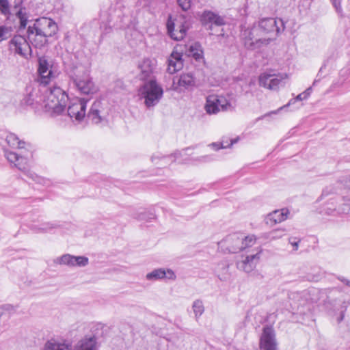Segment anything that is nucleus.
Listing matches in <instances>:
<instances>
[{
  "instance_id": "1",
  "label": "nucleus",
  "mask_w": 350,
  "mask_h": 350,
  "mask_svg": "<svg viewBox=\"0 0 350 350\" xmlns=\"http://www.w3.org/2000/svg\"><path fill=\"white\" fill-rule=\"evenodd\" d=\"M242 23L241 36L244 40L245 48L257 53L262 52L273 40L271 38H263L266 33L275 32L277 36L284 31L285 23Z\"/></svg>"
},
{
  "instance_id": "2",
  "label": "nucleus",
  "mask_w": 350,
  "mask_h": 350,
  "mask_svg": "<svg viewBox=\"0 0 350 350\" xmlns=\"http://www.w3.org/2000/svg\"><path fill=\"white\" fill-rule=\"evenodd\" d=\"M66 73L70 79V83L81 94L93 95L98 92V87L83 65L72 64L67 67Z\"/></svg>"
},
{
  "instance_id": "3",
  "label": "nucleus",
  "mask_w": 350,
  "mask_h": 350,
  "mask_svg": "<svg viewBox=\"0 0 350 350\" xmlns=\"http://www.w3.org/2000/svg\"><path fill=\"white\" fill-rule=\"evenodd\" d=\"M44 93L40 108L52 116H57L64 111L68 100V96L61 88L53 85L42 90Z\"/></svg>"
},
{
  "instance_id": "4",
  "label": "nucleus",
  "mask_w": 350,
  "mask_h": 350,
  "mask_svg": "<svg viewBox=\"0 0 350 350\" xmlns=\"http://www.w3.org/2000/svg\"><path fill=\"white\" fill-rule=\"evenodd\" d=\"M138 96L144 100V105L148 109L155 107L163 96V90L155 79H150L139 88Z\"/></svg>"
},
{
  "instance_id": "5",
  "label": "nucleus",
  "mask_w": 350,
  "mask_h": 350,
  "mask_svg": "<svg viewBox=\"0 0 350 350\" xmlns=\"http://www.w3.org/2000/svg\"><path fill=\"white\" fill-rule=\"evenodd\" d=\"M44 350H70L68 345L60 343L55 340L46 342ZM73 350H96V338L95 336H85L75 346Z\"/></svg>"
},
{
  "instance_id": "6",
  "label": "nucleus",
  "mask_w": 350,
  "mask_h": 350,
  "mask_svg": "<svg viewBox=\"0 0 350 350\" xmlns=\"http://www.w3.org/2000/svg\"><path fill=\"white\" fill-rule=\"evenodd\" d=\"M8 49L11 53L25 59H29L31 57V46L23 36H14L8 42Z\"/></svg>"
},
{
  "instance_id": "7",
  "label": "nucleus",
  "mask_w": 350,
  "mask_h": 350,
  "mask_svg": "<svg viewBox=\"0 0 350 350\" xmlns=\"http://www.w3.org/2000/svg\"><path fill=\"white\" fill-rule=\"evenodd\" d=\"M232 108L230 103L224 96L211 94L206 97L204 109L209 114H216L220 111H226Z\"/></svg>"
},
{
  "instance_id": "8",
  "label": "nucleus",
  "mask_w": 350,
  "mask_h": 350,
  "mask_svg": "<svg viewBox=\"0 0 350 350\" xmlns=\"http://www.w3.org/2000/svg\"><path fill=\"white\" fill-rule=\"evenodd\" d=\"M38 81L43 88L49 85L58 75V73L53 70L52 66H50L44 57L38 59Z\"/></svg>"
},
{
  "instance_id": "9",
  "label": "nucleus",
  "mask_w": 350,
  "mask_h": 350,
  "mask_svg": "<svg viewBox=\"0 0 350 350\" xmlns=\"http://www.w3.org/2000/svg\"><path fill=\"white\" fill-rule=\"evenodd\" d=\"M286 75H275L264 72L259 77V85L271 90H278L282 85Z\"/></svg>"
},
{
  "instance_id": "10",
  "label": "nucleus",
  "mask_w": 350,
  "mask_h": 350,
  "mask_svg": "<svg viewBox=\"0 0 350 350\" xmlns=\"http://www.w3.org/2000/svg\"><path fill=\"white\" fill-rule=\"evenodd\" d=\"M88 100L85 98L77 99L72 103L68 108V114L70 118H75L76 120L81 121L85 116V110Z\"/></svg>"
},
{
  "instance_id": "11",
  "label": "nucleus",
  "mask_w": 350,
  "mask_h": 350,
  "mask_svg": "<svg viewBox=\"0 0 350 350\" xmlns=\"http://www.w3.org/2000/svg\"><path fill=\"white\" fill-rule=\"evenodd\" d=\"M260 347L262 350H277L275 332L271 327L263 328L260 339Z\"/></svg>"
},
{
  "instance_id": "12",
  "label": "nucleus",
  "mask_w": 350,
  "mask_h": 350,
  "mask_svg": "<svg viewBox=\"0 0 350 350\" xmlns=\"http://www.w3.org/2000/svg\"><path fill=\"white\" fill-rule=\"evenodd\" d=\"M195 84L193 75L191 73H184L173 80L172 88L174 90L181 92L193 88Z\"/></svg>"
},
{
  "instance_id": "13",
  "label": "nucleus",
  "mask_w": 350,
  "mask_h": 350,
  "mask_svg": "<svg viewBox=\"0 0 350 350\" xmlns=\"http://www.w3.org/2000/svg\"><path fill=\"white\" fill-rule=\"evenodd\" d=\"M167 34L176 41L183 40L189 29V23H166Z\"/></svg>"
},
{
  "instance_id": "14",
  "label": "nucleus",
  "mask_w": 350,
  "mask_h": 350,
  "mask_svg": "<svg viewBox=\"0 0 350 350\" xmlns=\"http://www.w3.org/2000/svg\"><path fill=\"white\" fill-rule=\"evenodd\" d=\"M167 71L170 74H174L183 67V54L173 51L167 60Z\"/></svg>"
},
{
  "instance_id": "15",
  "label": "nucleus",
  "mask_w": 350,
  "mask_h": 350,
  "mask_svg": "<svg viewBox=\"0 0 350 350\" xmlns=\"http://www.w3.org/2000/svg\"><path fill=\"white\" fill-rule=\"evenodd\" d=\"M259 258V253L247 256L243 260L237 262V267L239 270L243 271L246 273H250L256 267Z\"/></svg>"
},
{
  "instance_id": "16",
  "label": "nucleus",
  "mask_w": 350,
  "mask_h": 350,
  "mask_svg": "<svg viewBox=\"0 0 350 350\" xmlns=\"http://www.w3.org/2000/svg\"><path fill=\"white\" fill-rule=\"evenodd\" d=\"M176 278V275L172 269H167L165 270L163 268L155 269L151 272L147 273L146 275V278L150 281H155L164 278L174 280Z\"/></svg>"
},
{
  "instance_id": "17",
  "label": "nucleus",
  "mask_w": 350,
  "mask_h": 350,
  "mask_svg": "<svg viewBox=\"0 0 350 350\" xmlns=\"http://www.w3.org/2000/svg\"><path fill=\"white\" fill-rule=\"evenodd\" d=\"M16 16L19 22H30L27 8L23 5V0H14L12 4L11 16Z\"/></svg>"
},
{
  "instance_id": "18",
  "label": "nucleus",
  "mask_w": 350,
  "mask_h": 350,
  "mask_svg": "<svg viewBox=\"0 0 350 350\" xmlns=\"http://www.w3.org/2000/svg\"><path fill=\"white\" fill-rule=\"evenodd\" d=\"M156 61L154 59H145L142 63L139 65L141 73L139 78L141 80L147 81L150 79H154L152 77L153 71L155 68Z\"/></svg>"
},
{
  "instance_id": "19",
  "label": "nucleus",
  "mask_w": 350,
  "mask_h": 350,
  "mask_svg": "<svg viewBox=\"0 0 350 350\" xmlns=\"http://www.w3.org/2000/svg\"><path fill=\"white\" fill-rule=\"evenodd\" d=\"M36 24L37 23H33V27H28L27 33L29 36L35 33L36 36L42 37L52 36L58 30L57 23H46L48 29H45L44 30H42L40 27H37Z\"/></svg>"
},
{
  "instance_id": "20",
  "label": "nucleus",
  "mask_w": 350,
  "mask_h": 350,
  "mask_svg": "<svg viewBox=\"0 0 350 350\" xmlns=\"http://www.w3.org/2000/svg\"><path fill=\"white\" fill-rule=\"evenodd\" d=\"M288 214L289 211L287 208L275 210L267 215L265 219L266 223L270 226L280 223L287 219Z\"/></svg>"
},
{
  "instance_id": "21",
  "label": "nucleus",
  "mask_w": 350,
  "mask_h": 350,
  "mask_svg": "<svg viewBox=\"0 0 350 350\" xmlns=\"http://www.w3.org/2000/svg\"><path fill=\"white\" fill-rule=\"evenodd\" d=\"M14 166L33 180L40 182L41 178L29 170V161L26 157L19 156L18 160L15 163Z\"/></svg>"
},
{
  "instance_id": "22",
  "label": "nucleus",
  "mask_w": 350,
  "mask_h": 350,
  "mask_svg": "<svg viewBox=\"0 0 350 350\" xmlns=\"http://www.w3.org/2000/svg\"><path fill=\"white\" fill-rule=\"evenodd\" d=\"M101 102L95 101L92 104L87 117L94 124L101 123L104 120V117L100 115Z\"/></svg>"
},
{
  "instance_id": "23",
  "label": "nucleus",
  "mask_w": 350,
  "mask_h": 350,
  "mask_svg": "<svg viewBox=\"0 0 350 350\" xmlns=\"http://www.w3.org/2000/svg\"><path fill=\"white\" fill-rule=\"evenodd\" d=\"M226 241L232 242V245L228 248L230 253H237L244 250L243 237H240L239 234H234L228 237Z\"/></svg>"
},
{
  "instance_id": "24",
  "label": "nucleus",
  "mask_w": 350,
  "mask_h": 350,
  "mask_svg": "<svg viewBox=\"0 0 350 350\" xmlns=\"http://www.w3.org/2000/svg\"><path fill=\"white\" fill-rule=\"evenodd\" d=\"M215 272L219 279L221 281H226L230 278L228 265L226 262L219 263L215 269Z\"/></svg>"
},
{
  "instance_id": "25",
  "label": "nucleus",
  "mask_w": 350,
  "mask_h": 350,
  "mask_svg": "<svg viewBox=\"0 0 350 350\" xmlns=\"http://www.w3.org/2000/svg\"><path fill=\"white\" fill-rule=\"evenodd\" d=\"M180 156H182L181 152L179 150H176L173 154L165 156L162 155L161 153H157L152 157L151 159L152 162L155 163L156 164H158V163L156 161L162 159L163 161H165L164 164H167V163L165 162V160H171V162H174L176 161V159H178Z\"/></svg>"
},
{
  "instance_id": "26",
  "label": "nucleus",
  "mask_w": 350,
  "mask_h": 350,
  "mask_svg": "<svg viewBox=\"0 0 350 350\" xmlns=\"http://www.w3.org/2000/svg\"><path fill=\"white\" fill-rule=\"evenodd\" d=\"M224 18L217 13L205 10L200 16V22H223Z\"/></svg>"
},
{
  "instance_id": "27",
  "label": "nucleus",
  "mask_w": 350,
  "mask_h": 350,
  "mask_svg": "<svg viewBox=\"0 0 350 350\" xmlns=\"http://www.w3.org/2000/svg\"><path fill=\"white\" fill-rule=\"evenodd\" d=\"M8 144L12 148H23L25 142L19 140L18 137L14 133H8L5 137Z\"/></svg>"
},
{
  "instance_id": "28",
  "label": "nucleus",
  "mask_w": 350,
  "mask_h": 350,
  "mask_svg": "<svg viewBox=\"0 0 350 350\" xmlns=\"http://www.w3.org/2000/svg\"><path fill=\"white\" fill-rule=\"evenodd\" d=\"M0 12L7 19L11 18L12 5H10L9 0H0Z\"/></svg>"
},
{
  "instance_id": "29",
  "label": "nucleus",
  "mask_w": 350,
  "mask_h": 350,
  "mask_svg": "<svg viewBox=\"0 0 350 350\" xmlns=\"http://www.w3.org/2000/svg\"><path fill=\"white\" fill-rule=\"evenodd\" d=\"M132 217L139 221H150L154 218V215L152 213L143 210L140 212L133 213Z\"/></svg>"
},
{
  "instance_id": "30",
  "label": "nucleus",
  "mask_w": 350,
  "mask_h": 350,
  "mask_svg": "<svg viewBox=\"0 0 350 350\" xmlns=\"http://www.w3.org/2000/svg\"><path fill=\"white\" fill-rule=\"evenodd\" d=\"M54 262L58 265H64L73 267V256L66 254L55 259Z\"/></svg>"
},
{
  "instance_id": "31",
  "label": "nucleus",
  "mask_w": 350,
  "mask_h": 350,
  "mask_svg": "<svg viewBox=\"0 0 350 350\" xmlns=\"http://www.w3.org/2000/svg\"><path fill=\"white\" fill-rule=\"evenodd\" d=\"M189 53L196 60L200 59L202 57V51L200 49V44L198 42L190 46Z\"/></svg>"
},
{
  "instance_id": "32",
  "label": "nucleus",
  "mask_w": 350,
  "mask_h": 350,
  "mask_svg": "<svg viewBox=\"0 0 350 350\" xmlns=\"http://www.w3.org/2000/svg\"><path fill=\"white\" fill-rule=\"evenodd\" d=\"M192 308L196 318L200 317L204 311L203 303L200 299H196L193 301Z\"/></svg>"
},
{
  "instance_id": "33",
  "label": "nucleus",
  "mask_w": 350,
  "mask_h": 350,
  "mask_svg": "<svg viewBox=\"0 0 350 350\" xmlns=\"http://www.w3.org/2000/svg\"><path fill=\"white\" fill-rule=\"evenodd\" d=\"M304 94H302V93L299 94V95L297 96L296 98L291 99L286 105L280 107L277 111H273L269 113H267L263 117L267 116L270 114H276L278 111L282 110V109L294 104L297 100L301 101L303 100H306V98H304Z\"/></svg>"
},
{
  "instance_id": "34",
  "label": "nucleus",
  "mask_w": 350,
  "mask_h": 350,
  "mask_svg": "<svg viewBox=\"0 0 350 350\" xmlns=\"http://www.w3.org/2000/svg\"><path fill=\"white\" fill-rule=\"evenodd\" d=\"M88 258L85 256H73V267H85L88 264Z\"/></svg>"
},
{
  "instance_id": "35",
  "label": "nucleus",
  "mask_w": 350,
  "mask_h": 350,
  "mask_svg": "<svg viewBox=\"0 0 350 350\" xmlns=\"http://www.w3.org/2000/svg\"><path fill=\"white\" fill-rule=\"evenodd\" d=\"M12 29L6 26H0V42L8 39L12 36Z\"/></svg>"
},
{
  "instance_id": "36",
  "label": "nucleus",
  "mask_w": 350,
  "mask_h": 350,
  "mask_svg": "<svg viewBox=\"0 0 350 350\" xmlns=\"http://www.w3.org/2000/svg\"><path fill=\"white\" fill-rule=\"evenodd\" d=\"M24 102L27 105H38L40 106V104L42 103V99L40 98L39 100L34 98V94L33 92H30L27 97L25 98Z\"/></svg>"
},
{
  "instance_id": "37",
  "label": "nucleus",
  "mask_w": 350,
  "mask_h": 350,
  "mask_svg": "<svg viewBox=\"0 0 350 350\" xmlns=\"http://www.w3.org/2000/svg\"><path fill=\"white\" fill-rule=\"evenodd\" d=\"M5 156L7 158L8 161L11 163L15 164V163L18 160L19 155L12 151H5Z\"/></svg>"
},
{
  "instance_id": "38",
  "label": "nucleus",
  "mask_w": 350,
  "mask_h": 350,
  "mask_svg": "<svg viewBox=\"0 0 350 350\" xmlns=\"http://www.w3.org/2000/svg\"><path fill=\"white\" fill-rule=\"evenodd\" d=\"M244 241V249L252 246L256 243V238L254 235L247 236L243 238Z\"/></svg>"
},
{
  "instance_id": "39",
  "label": "nucleus",
  "mask_w": 350,
  "mask_h": 350,
  "mask_svg": "<svg viewBox=\"0 0 350 350\" xmlns=\"http://www.w3.org/2000/svg\"><path fill=\"white\" fill-rule=\"evenodd\" d=\"M177 2L183 11L188 10L191 7V0H177Z\"/></svg>"
},
{
  "instance_id": "40",
  "label": "nucleus",
  "mask_w": 350,
  "mask_h": 350,
  "mask_svg": "<svg viewBox=\"0 0 350 350\" xmlns=\"http://www.w3.org/2000/svg\"><path fill=\"white\" fill-rule=\"evenodd\" d=\"M350 211V204L344 203L341 206H339L337 209L338 213H347Z\"/></svg>"
},
{
  "instance_id": "41",
  "label": "nucleus",
  "mask_w": 350,
  "mask_h": 350,
  "mask_svg": "<svg viewBox=\"0 0 350 350\" xmlns=\"http://www.w3.org/2000/svg\"><path fill=\"white\" fill-rule=\"evenodd\" d=\"M55 228V225L53 224H44L42 225V227L38 228V232H47L49 230L53 229Z\"/></svg>"
},
{
  "instance_id": "42",
  "label": "nucleus",
  "mask_w": 350,
  "mask_h": 350,
  "mask_svg": "<svg viewBox=\"0 0 350 350\" xmlns=\"http://www.w3.org/2000/svg\"><path fill=\"white\" fill-rule=\"evenodd\" d=\"M299 241L300 239L296 237H290L288 239L289 243L294 247V250H297Z\"/></svg>"
},
{
  "instance_id": "43",
  "label": "nucleus",
  "mask_w": 350,
  "mask_h": 350,
  "mask_svg": "<svg viewBox=\"0 0 350 350\" xmlns=\"http://www.w3.org/2000/svg\"><path fill=\"white\" fill-rule=\"evenodd\" d=\"M237 141V139H231L230 140V144H228L227 142H224V140L220 142V146L218 147L217 148V150H219V149H221V148H228L230 146H231L234 143H236Z\"/></svg>"
},
{
  "instance_id": "44",
  "label": "nucleus",
  "mask_w": 350,
  "mask_h": 350,
  "mask_svg": "<svg viewBox=\"0 0 350 350\" xmlns=\"http://www.w3.org/2000/svg\"><path fill=\"white\" fill-rule=\"evenodd\" d=\"M306 295L307 293L306 291H303L301 293H292L290 294L289 297L290 299H295L299 297L306 296Z\"/></svg>"
},
{
  "instance_id": "45",
  "label": "nucleus",
  "mask_w": 350,
  "mask_h": 350,
  "mask_svg": "<svg viewBox=\"0 0 350 350\" xmlns=\"http://www.w3.org/2000/svg\"><path fill=\"white\" fill-rule=\"evenodd\" d=\"M338 280L341 281L342 283H344L345 285L350 287V280L344 278V277H339Z\"/></svg>"
},
{
  "instance_id": "46",
  "label": "nucleus",
  "mask_w": 350,
  "mask_h": 350,
  "mask_svg": "<svg viewBox=\"0 0 350 350\" xmlns=\"http://www.w3.org/2000/svg\"><path fill=\"white\" fill-rule=\"evenodd\" d=\"M311 90H312V88L309 87L304 92H302V94H304V98H308V96L310 94Z\"/></svg>"
},
{
  "instance_id": "47",
  "label": "nucleus",
  "mask_w": 350,
  "mask_h": 350,
  "mask_svg": "<svg viewBox=\"0 0 350 350\" xmlns=\"http://www.w3.org/2000/svg\"><path fill=\"white\" fill-rule=\"evenodd\" d=\"M324 66H321V68H320L319 71V73L317 75V77H319V79H316L314 82H313V85H315L320 80H321V72H322Z\"/></svg>"
},
{
  "instance_id": "48",
  "label": "nucleus",
  "mask_w": 350,
  "mask_h": 350,
  "mask_svg": "<svg viewBox=\"0 0 350 350\" xmlns=\"http://www.w3.org/2000/svg\"><path fill=\"white\" fill-rule=\"evenodd\" d=\"M211 146L215 150H217V148L220 146V143H213Z\"/></svg>"
},
{
  "instance_id": "49",
  "label": "nucleus",
  "mask_w": 350,
  "mask_h": 350,
  "mask_svg": "<svg viewBox=\"0 0 350 350\" xmlns=\"http://www.w3.org/2000/svg\"><path fill=\"white\" fill-rule=\"evenodd\" d=\"M345 184H346V186H347L348 188H349V189H350V176L348 177V178H347V181H346Z\"/></svg>"
},
{
  "instance_id": "50",
  "label": "nucleus",
  "mask_w": 350,
  "mask_h": 350,
  "mask_svg": "<svg viewBox=\"0 0 350 350\" xmlns=\"http://www.w3.org/2000/svg\"><path fill=\"white\" fill-rule=\"evenodd\" d=\"M334 7L337 9L338 6L340 5V3H337L336 0H332Z\"/></svg>"
},
{
  "instance_id": "51",
  "label": "nucleus",
  "mask_w": 350,
  "mask_h": 350,
  "mask_svg": "<svg viewBox=\"0 0 350 350\" xmlns=\"http://www.w3.org/2000/svg\"><path fill=\"white\" fill-rule=\"evenodd\" d=\"M105 29V30L107 31L108 29H110L111 28L110 27H108L107 25V23H104V25L103 26H100V29Z\"/></svg>"
},
{
  "instance_id": "52",
  "label": "nucleus",
  "mask_w": 350,
  "mask_h": 350,
  "mask_svg": "<svg viewBox=\"0 0 350 350\" xmlns=\"http://www.w3.org/2000/svg\"><path fill=\"white\" fill-rule=\"evenodd\" d=\"M167 23H170V22H172V16H169V18H168V20L167 21Z\"/></svg>"
},
{
  "instance_id": "53",
  "label": "nucleus",
  "mask_w": 350,
  "mask_h": 350,
  "mask_svg": "<svg viewBox=\"0 0 350 350\" xmlns=\"http://www.w3.org/2000/svg\"><path fill=\"white\" fill-rule=\"evenodd\" d=\"M27 24V23H21V26H22L23 28H25V27H26Z\"/></svg>"
},
{
  "instance_id": "54",
  "label": "nucleus",
  "mask_w": 350,
  "mask_h": 350,
  "mask_svg": "<svg viewBox=\"0 0 350 350\" xmlns=\"http://www.w3.org/2000/svg\"><path fill=\"white\" fill-rule=\"evenodd\" d=\"M211 24H212V25H213V24H214V25H217V26H219V25H223L224 23H211Z\"/></svg>"
},
{
  "instance_id": "55",
  "label": "nucleus",
  "mask_w": 350,
  "mask_h": 350,
  "mask_svg": "<svg viewBox=\"0 0 350 350\" xmlns=\"http://www.w3.org/2000/svg\"><path fill=\"white\" fill-rule=\"evenodd\" d=\"M40 18H36V19L34 21V22L38 23V22H40Z\"/></svg>"
}]
</instances>
